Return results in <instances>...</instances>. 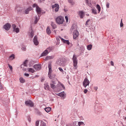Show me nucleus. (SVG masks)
<instances>
[{"mask_svg":"<svg viewBox=\"0 0 126 126\" xmlns=\"http://www.w3.org/2000/svg\"><path fill=\"white\" fill-rule=\"evenodd\" d=\"M56 63L59 66H64L65 65V60L64 58L59 59L56 62Z\"/></svg>","mask_w":126,"mask_h":126,"instance_id":"obj_1","label":"nucleus"},{"mask_svg":"<svg viewBox=\"0 0 126 126\" xmlns=\"http://www.w3.org/2000/svg\"><path fill=\"white\" fill-rule=\"evenodd\" d=\"M94 108L95 111L97 113L101 112L102 109L101 104L98 103H95Z\"/></svg>","mask_w":126,"mask_h":126,"instance_id":"obj_2","label":"nucleus"},{"mask_svg":"<svg viewBox=\"0 0 126 126\" xmlns=\"http://www.w3.org/2000/svg\"><path fill=\"white\" fill-rule=\"evenodd\" d=\"M64 20L63 17L61 16H58L56 19V22L59 24H62Z\"/></svg>","mask_w":126,"mask_h":126,"instance_id":"obj_3","label":"nucleus"},{"mask_svg":"<svg viewBox=\"0 0 126 126\" xmlns=\"http://www.w3.org/2000/svg\"><path fill=\"white\" fill-rule=\"evenodd\" d=\"M77 59V58L75 54H74L73 56L72 59L73 61V65L74 67H76V68H75L76 69H77V67H76V66L77 65L78 63Z\"/></svg>","mask_w":126,"mask_h":126,"instance_id":"obj_4","label":"nucleus"},{"mask_svg":"<svg viewBox=\"0 0 126 126\" xmlns=\"http://www.w3.org/2000/svg\"><path fill=\"white\" fill-rule=\"evenodd\" d=\"M51 50V49L50 48H48L46 49L41 54V57L46 56Z\"/></svg>","mask_w":126,"mask_h":126,"instance_id":"obj_5","label":"nucleus"},{"mask_svg":"<svg viewBox=\"0 0 126 126\" xmlns=\"http://www.w3.org/2000/svg\"><path fill=\"white\" fill-rule=\"evenodd\" d=\"M89 83L90 82L87 78H85L84 79L83 82V85L85 88L87 86L89 85Z\"/></svg>","mask_w":126,"mask_h":126,"instance_id":"obj_6","label":"nucleus"},{"mask_svg":"<svg viewBox=\"0 0 126 126\" xmlns=\"http://www.w3.org/2000/svg\"><path fill=\"white\" fill-rule=\"evenodd\" d=\"M25 104L27 106L30 107H32L34 106L33 103L30 100L25 101Z\"/></svg>","mask_w":126,"mask_h":126,"instance_id":"obj_7","label":"nucleus"},{"mask_svg":"<svg viewBox=\"0 0 126 126\" xmlns=\"http://www.w3.org/2000/svg\"><path fill=\"white\" fill-rule=\"evenodd\" d=\"M73 37L74 39H76L77 37L79 35V33L77 30H75L73 32Z\"/></svg>","mask_w":126,"mask_h":126,"instance_id":"obj_8","label":"nucleus"},{"mask_svg":"<svg viewBox=\"0 0 126 126\" xmlns=\"http://www.w3.org/2000/svg\"><path fill=\"white\" fill-rule=\"evenodd\" d=\"M41 64H35L33 66V67L36 70L39 71L40 70L41 67Z\"/></svg>","mask_w":126,"mask_h":126,"instance_id":"obj_9","label":"nucleus"},{"mask_svg":"<svg viewBox=\"0 0 126 126\" xmlns=\"http://www.w3.org/2000/svg\"><path fill=\"white\" fill-rule=\"evenodd\" d=\"M11 26L10 24L9 23H7L4 25L3 28L6 30L8 31L10 28Z\"/></svg>","mask_w":126,"mask_h":126,"instance_id":"obj_10","label":"nucleus"},{"mask_svg":"<svg viewBox=\"0 0 126 126\" xmlns=\"http://www.w3.org/2000/svg\"><path fill=\"white\" fill-rule=\"evenodd\" d=\"M37 37L36 36H35L33 39V41L34 42V44L36 45H37L39 44Z\"/></svg>","mask_w":126,"mask_h":126,"instance_id":"obj_11","label":"nucleus"},{"mask_svg":"<svg viewBox=\"0 0 126 126\" xmlns=\"http://www.w3.org/2000/svg\"><path fill=\"white\" fill-rule=\"evenodd\" d=\"M32 9V8L31 7H29L27 9L25 10L24 12L25 14H27L29 13V12L31 11Z\"/></svg>","mask_w":126,"mask_h":126,"instance_id":"obj_12","label":"nucleus"},{"mask_svg":"<svg viewBox=\"0 0 126 126\" xmlns=\"http://www.w3.org/2000/svg\"><path fill=\"white\" fill-rule=\"evenodd\" d=\"M48 67L49 69V72L48 75L50 74H51L52 71L51 65V63H49L48 64Z\"/></svg>","mask_w":126,"mask_h":126,"instance_id":"obj_13","label":"nucleus"},{"mask_svg":"<svg viewBox=\"0 0 126 126\" xmlns=\"http://www.w3.org/2000/svg\"><path fill=\"white\" fill-rule=\"evenodd\" d=\"M60 39L64 43H65L68 45L70 44L69 41L68 40H65L61 37H59Z\"/></svg>","mask_w":126,"mask_h":126,"instance_id":"obj_14","label":"nucleus"},{"mask_svg":"<svg viewBox=\"0 0 126 126\" xmlns=\"http://www.w3.org/2000/svg\"><path fill=\"white\" fill-rule=\"evenodd\" d=\"M48 77L49 78L51 79H53L56 76V75L55 74H52L51 73L50 74L48 75Z\"/></svg>","mask_w":126,"mask_h":126,"instance_id":"obj_15","label":"nucleus"},{"mask_svg":"<svg viewBox=\"0 0 126 126\" xmlns=\"http://www.w3.org/2000/svg\"><path fill=\"white\" fill-rule=\"evenodd\" d=\"M36 11L38 14H40L41 12V8L38 6H37L36 8Z\"/></svg>","mask_w":126,"mask_h":126,"instance_id":"obj_16","label":"nucleus"},{"mask_svg":"<svg viewBox=\"0 0 126 126\" xmlns=\"http://www.w3.org/2000/svg\"><path fill=\"white\" fill-rule=\"evenodd\" d=\"M79 14L81 18H82L83 17L84 14L83 11H80L79 12Z\"/></svg>","mask_w":126,"mask_h":126,"instance_id":"obj_17","label":"nucleus"},{"mask_svg":"<svg viewBox=\"0 0 126 126\" xmlns=\"http://www.w3.org/2000/svg\"><path fill=\"white\" fill-rule=\"evenodd\" d=\"M54 56L52 55L51 56H47L46 58L45 59L46 60H49L51 59H53L54 57Z\"/></svg>","mask_w":126,"mask_h":126,"instance_id":"obj_18","label":"nucleus"},{"mask_svg":"<svg viewBox=\"0 0 126 126\" xmlns=\"http://www.w3.org/2000/svg\"><path fill=\"white\" fill-rule=\"evenodd\" d=\"M15 10L16 11H17L18 12H21L22 11L21 8H19L17 6L15 8Z\"/></svg>","mask_w":126,"mask_h":126,"instance_id":"obj_19","label":"nucleus"},{"mask_svg":"<svg viewBox=\"0 0 126 126\" xmlns=\"http://www.w3.org/2000/svg\"><path fill=\"white\" fill-rule=\"evenodd\" d=\"M85 1L87 5L90 7H92V6L91 3V2H89L88 1V0H85Z\"/></svg>","mask_w":126,"mask_h":126,"instance_id":"obj_20","label":"nucleus"},{"mask_svg":"<svg viewBox=\"0 0 126 126\" xmlns=\"http://www.w3.org/2000/svg\"><path fill=\"white\" fill-rule=\"evenodd\" d=\"M44 87L45 89L46 90H49V85L46 84H45Z\"/></svg>","mask_w":126,"mask_h":126,"instance_id":"obj_21","label":"nucleus"},{"mask_svg":"<svg viewBox=\"0 0 126 126\" xmlns=\"http://www.w3.org/2000/svg\"><path fill=\"white\" fill-rule=\"evenodd\" d=\"M47 33L48 34H50L51 33V32L50 30L49 29V27H48L46 29Z\"/></svg>","mask_w":126,"mask_h":126,"instance_id":"obj_22","label":"nucleus"},{"mask_svg":"<svg viewBox=\"0 0 126 126\" xmlns=\"http://www.w3.org/2000/svg\"><path fill=\"white\" fill-rule=\"evenodd\" d=\"M87 49L89 50H90L91 49L92 46V45L90 44L87 45Z\"/></svg>","mask_w":126,"mask_h":126,"instance_id":"obj_23","label":"nucleus"},{"mask_svg":"<svg viewBox=\"0 0 126 126\" xmlns=\"http://www.w3.org/2000/svg\"><path fill=\"white\" fill-rule=\"evenodd\" d=\"M29 35L30 36L31 38H32L34 35V32L32 31L31 32H29Z\"/></svg>","mask_w":126,"mask_h":126,"instance_id":"obj_24","label":"nucleus"},{"mask_svg":"<svg viewBox=\"0 0 126 126\" xmlns=\"http://www.w3.org/2000/svg\"><path fill=\"white\" fill-rule=\"evenodd\" d=\"M60 93V96L62 97H64L65 96V94L63 91L61 92V93Z\"/></svg>","mask_w":126,"mask_h":126,"instance_id":"obj_25","label":"nucleus"},{"mask_svg":"<svg viewBox=\"0 0 126 126\" xmlns=\"http://www.w3.org/2000/svg\"><path fill=\"white\" fill-rule=\"evenodd\" d=\"M45 110L46 112H48L51 110V108L50 107L46 108H45Z\"/></svg>","mask_w":126,"mask_h":126,"instance_id":"obj_26","label":"nucleus"},{"mask_svg":"<svg viewBox=\"0 0 126 126\" xmlns=\"http://www.w3.org/2000/svg\"><path fill=\"white\" fill-rule=\"evenodd\" d=\"M28 71L30 72H31L32 73H34L35 72V70L32 68H29L28 69Z\"/></svg>","mask_w":126,"mask_h":126,"instance_id":"obj_27","label":"nucleus"},{"mask_svg":"<svg viewBox=\"0 0 126 126\" xmlns=\"http://www.w3.org/2000/svg\"><path fill=\"white\" fill-rule=\"evenodd\" d=\"M13 31L16 32L17 33H18L19 32V29L18 28H16L13 30Z\"/></svg>","mask_w":126,"mask_h":126,"instance_id":"obj_28","label":"nucleus"},{"mask_svg":"<svg viewBox=\"0 0 126 126\" xmlns=\"http://www.w3.org/2000/svg\"><path fill=\"white\" fill-rule=\"evenodd\" d=\"M91 10L92 11V13L96 15L97 14V13L96 12V9H91Z\"/></svg>","mask_w":126,"mask_h":126,"instance_id":"obj_29","label":"nucleus"},{"mask_svg":"<svg viewBox=\"0 0 126 126\" xmlns=\"http://www.w3.org/2000/svg\"><path fill=\"white\" fill-rule=\"evenodd\" d=\"M51 25L53 29H54L56 27V24L54 23L53 22H51Z\"/></svg>","mask_w":126,"mask_h":126,"instance_id":"obj_30","label":"nucleus"},{"mask_svg":"<svg viewBox=\"0 0 126 126\" xmlns=\"http://www.w3.org/2000/svg\"><path fill=\"white\" fill-rule=\"evenodd\" d=\"M96 7L97 9H98V13H99L100 11L101 10V7L99 6V5L98 4H97L96 5Z\"/></svg>","mask_w":126,"mask_h":126,"instance_id":"obj_31","label":"nucleus"},{"mask_svg":"<svg viewBox=\"0 0 126 126\" xmlns=\"http://www.w3.org/2000/svg\"><path fill=\"white\" fill-rule=\"evenodd\" d=\"M21 83H24L25 82V80L22 78H20L19 79Z\"/></svg>","mask_w":126,"mask_h":126,"instance_id":"obj_32","label":"nucleus"},{"mask_svg":"<svg viewBox=\"0 0 126 126\" xmlns=\"http://www.w3.org/2000/svg\"><path fill=\"white\" fill-rule=\"evenodd\" d=\"M68 2L71 3L72 5H73L75 4L73 1L72 0H68Z\"/></svg>","mask_w":126,"mask_h":126,"instance_id":"obj_33","label":"nucleus"},{"mask_svg":"<svg viewBox=\"0 0 126 126\" xmlns=\"http://www.w3.org/2000/svg\"><path fill=\"white\" fill-rule=\"evenodd\" d=\"M50 87L52 89H54L55 88L56 86L54 84H52L50 83Z\"/></svg>","mask_w":126,"mask_h":126,"instance_id":"obj_34","label":"nucleus"},{"mask_svg":"<svg viewBox=\"0 0 126 126\" xmlns=\"http://www.w3.org/2000/svg\"><path fill=\"white\" fill-rule=\"evenodd\" d=\"M9 57L11 59L13 60L15 58V55L13 54H12L9 56Z\"/></svg>","mask_w":126,"mask_h":126,"instance_id":"obj_35","label":"nucleus"},{"mask_svg":"<svg viewBox=\"0 0 126 126\" xmlns=\"http://www.w3.org/2000/svg\"><path fill=\"white\" fill-rule=\"evenodd\" d=\"M59 5H58L57 7H56L55 8V11L56 12H58L59 9Z\"/></svg>","mask_w":126,"mask_h":126,"instance_id":"obj_36","label":"nucleus"},{"mask_svg":"<svg viewBox=\"0 0 126 126\" xmlns=\"http://www.w3.org/2000/svg\"><path fill=\"white\" fill-rule=\"evenodd\" d=\"M58 5H59L58 4H55L52 6V9H54L57 7Z\"/></svg>","mask_w":126,"mask_h":126,"instance_id":"obj_37","label":"nucleus"},{"mask_svg":"<svg viewBox=\"0 0 126 126\" xmlns=\"http://www.w3.org/2000/svg\"><path fill=\"white\" fill-rule=\"evenodd\" d=\"M46 126V124L44 122H43L41 123L40 126Z\"/></svg>","mask_w":126,"mask_h":126,"instance_id":"obj_38","label":"nucleus"},{"mask_svg":"<svg viewBox=\"0 0 126 126\" xmlns=\"http://www.w3.org/2000/svg\"><path fill=\"white\" fill-rule=\"evenodd\" d=\"M8 65L11 71H12L13 70V68L12 66L10 65L9 64H8Z\"/></svg>","mask_w":126,"mask_h":126,"instance_id":"obj_39","label":"nucleus"},{"mask_svg":"<svg viewBox=\"0 0 126 126\" xmlns=\"http://www.w3.org/2000/svg\"><path fill=\"white\" fill-rule=\"evenodd\" d=\"M122 19H121V22H120V27H122L123 26V24L122 22Z\"/></svg>","mask_w":126,"mask_h":126,"instance_id":"obj_40","label":"nucleus"},{"mask_svg":"<svg viewBox=\"0 0 126 126\" xmlns=\"http://www.w3.org/2000/svg\"><path fill=\"white\" fill-rule=\"evenodd\" d=\"M39 121L38 120L37 121H36L35 123L36 126H38Z\"/></svg>","mask_w":126,"mask_h":126,"instance_id":"obj_41","label":"nucleus"},{"mask_svg":"<svg viewBox=\"0 0 126 126\" xmlns=\"http://www.w3.org/2000/svg\"><path fill=\"white\" fill-rule=\"evenodd\" d=\"M90 21V19H88L87 21H86V23L85 25L86 26H88V23Z\"/></svg>","mask_w":126,"mask_h":126,"instance_id":"obj_42","label":"nucleus"},{"mask_svg":"<svg viewBox=\"0 0 126 126\" xmlns=\"http://www.w3.org/2000/svg\"><path fill=\"white\" fill-rule=\"evenodd\" d=\"M78 125L79 126H80V125L83 124L84 123L83 122H79L78 123Z\"/></svg>","mask_w":126,"mask_h":126,"instance_id":"obj_43","label":"nucleus"},{"mask_svg":"<svg viewBox=\"0 0 126 126\" xmlns=\"http://www.w3.org/2000/svg\"><path fill=\"white\" fill-rule=\"evenodd\" d=\"M12 27L13 28V30L16 28V26L15 24H13L12 25Z\"/></svg>","mask_w":126,"mask_h":126,"instance_id":"obj_44","label":"nucleus"},{"mask_svg":"<svg viewBox=\"0 0 126 126\" xmlns=\"http://www.w3.org/2000/svg\"><path fill=\"white\" fill-rule=\"evenodd\" d=\"M58 69L61 72H62L63 73V70L61 67H59Z\"/></svg>","mask_w":126,"mask_h":126,"instance_id":"obj_45","label":"nucleus"},{"mask_svg":"<svg viewBox=\"0 0 126 126\" xmlns=\"http://www.w3.org/2000/svg\"><path fill=\"white\" fill-rule=\"evenodd\" d=\"M37 6H38L37 4H36V3H34L33 4V5L32 7L33 8H34L36 7H36Z\"/></svg>","mask_w":126,"mask_h":126,"instance_id":"obj_46","label":"nucleus"},{"mask_svg":"<svg viewBox=\"0 0 126 126\" xmlns=\"http://www.w3.org/2000/svg\"><path fill=\"white\" fill-rule=\"evenodd\" d=\"M81 51H83L85 50V48L83 46H81Z\"/></svg>","mask_w":126,"mask_h":126,"instance_id":"obj_47","label":"nucleus"},{"mask_svg":"<svg viewBox=\"0 0 126 126\" xmlns=\"http://www.w3.org/2000/svg\"><path fill=\"white\" fill-rule=\"evenodd\" d=\"M110 3L109 2H107L106 5V7L107 8H109V7Z\"/></svg>","mask_w":126,"mask_h":126,"instance_id":"obj_48","label":"nucleus"},{"mask_svg":"<svg viewBox=\"0 0 126 126\" xmlns=\"http://www.w3.org/2000/svg\"><path fill=\"white\" fill-rule=\"evenodd\" d=\"M24 75L28 77L29 76V74H28L25 73L24 74Z\"/></svg>","mask_w":126,"mask_h":126,"instance_id":"obj_49","label":"nucleus"},{"mask_svg":"<svg viewBox=\"0 0 126 126\" xmlns=\"http://www.w3.org/2000/svg\"><path fill=\"white\" fill-rule=\"evenodd\" d=\"M65 19L66 21V22H67L68 21V17L67 16H66L65 17Z\"/></svg>","mask_w":126,"mask_h":126,"instance_id":"obj_50","label":"nucleus"},{"mask_svg":"<svg viewBox=\"0 0 126 126\" xmlns=\"http://www.w3.org/2000/svg\"><path fill=\"white\" fill-rule=\"evenodd\" d=\"M51 82L52 83L51 84H56L55 81H54L52 80H51Z\"/></svg>","mask_w":126,"mask_h":126,"instance_id":"obj_51","label":"nucleus"},{"mask_svg":"<svg viewBox=\"0 0 126 126\" xmlns=\"http://www.w3.org/2000/svg\"><path fill=\"white\" fill-rule=\"evenodd\" d=\"M28 119L29 122H30L31 121V118L29 116H28Z\"/></svg>","mask_w":126,"mask_h":126,"instance_id":"obj_52","label":"nucleus"},{"mask_svg":"<svg viewBox=\"0 0 126 126\" xmlns=\"http://www.w3.org/2000/svg\"><path fill=\"white\" fill-rule=\"evenodd\" d=\"M110 64L112 66H114V63L112 61H110Z\"/></svg>","mask_w":126,"mask_h":126,"instance_id":"obj_53","label":"nucleus"},{"mask_svg":"<svg viewBox=\"0 0 126 126\" xmlns=\"http://www.w3.org/2000/svg\"><path fill=\"white\" fill-rule=\"evenodd\" d=\"M37 113L39 115H41V113L40 112L38 111L37 112Z\"/></svg>","mask_w":126,"mask_h":126,"instance_id":"obj_54","label":"nucleus"},{"mask_svg":"<svg viewBox=\"0 0 126 126\" xmlns=\"http://www.w3.org/2000/svg\"><path fill=\"white\" fill-rule=\"evenodd\" d=\"M88 90L87 89H85L84 91V93L85 94H86Z\"/></svg>","mask_w":126,"mask_h":126,"instance_id":"obj_55","label":"nucleus"},{"mask_svg":"<svg viewBox=\"0 0 126 126\" xmlns=\"http://www.w3.org/2000/svg\"><path fill=\"white\" fill-rule=\"evenodd\" d=\"M45 80V79L43 78H42L41 80V82H43Z\"/></svg>","mask_w":126,"mask_h":126,"instance_id":"obj_56","label":"nucleus"},{"mask_svg":"<svg viewBox=\"0 0 126 126\" xmlns=\"http://www.w3.org/2000/svg\"><path fill=\"white\" fill-rule=\"evenodd\" d=\"M61 86L63 88V89H65V87H64V85L63 84H61Z\"/></svg>","mask_w":126,"mask_h":126,"instance_id":"obj_57","label":"nucleus"},{"mask_svg":"<svg viewBox=\"0 0 126 126\" xmlns=\"http://www.w3.org/2000/svg\"><path fill=\"white\" fill-rule=\"evenodd\" d=\"M27 60H25V61L24 62V65L25 66H26V62H27Z\"/></svg>","mask_w":126,"mask_h":126,"instance_id":"obj_58","label":"nucleus"},{"mask_svg":"<svg viewBox=\"0 0 126 126\" xmlns=\"http://www.w3.org/2000/svg\"><path fill=\"white\" fill-rule=\"evenodd\" d=\"M94 89L95 90H96L98 89L97 87H96V86L94 87Z\"/></svg>","mask_w":126,"mask_h":126,"instance_id":"obj_59","label":"nucleus"},{"mask_svg":"<svg viewBox=\"0 0 126 126\" xmlns=\"http://www.w3.org/2000/svg\"><path fill=\"white\" fill-rule=\"evenodd\" d=\"M22 49L23 50L25 51L26 50V48L25 47H23L22 48Z\"/></svg>","mask_w":126,"mask_h":126,"instance_id":"obj_60","label":"nucleus"},{"mask_svg":"<svg viewBox=\"0 0 126 126\" xmlns=\"http://www.w3.org/2000/svg\"><path fill=\"white\" fill-rule=\"evenodd\" d=\"M2 86L1 84H0V89H2Z\"/></svg>","mask_w":126,"mask_h":126,"instance_id":"obj_61","label":"nucleus"},{"mask_svg":"<svg viewBox=\"0 0 126 126\" xmlns=\"http://www.w3.org/2000/svg\"><path fill=\"white\" fill-rule=\"evenodd\" d=\"M38 20H37V17L36 18V19L35 21V23H37L38 22Z\"/></svg>","mask_w":126,"mask_h":126,"instance_id":"obj_62","label":"nucleus"},{"mask_svg":"<svg viewBox=\"0 0 126 126\" xmlns=\"http://www.w3.org/2000/svg\"><path fill=\"white\" fill-rule=\"evenodd\" d=\"M56 94L57 95L59 96H60V93H58V94Z\"/></svg>","mask_w":126,"mask_h":126,"instance_id":"obj_63","label":"nucleus"},{"mask_svg":"<svg viewBox=\"0 0 126 126\" xmlns=\"http://www.w3.org/2000/svg\"><path fill=\"white\" fill-rule=\"evenodd\" d=\"M29 66L30 67H31L32 66V65L31 64V63H29Z\"/></svg>","mask_w":126,"mask_h":126,"instance_id":"obj_64","label":"nucleus"}]
</instances>
